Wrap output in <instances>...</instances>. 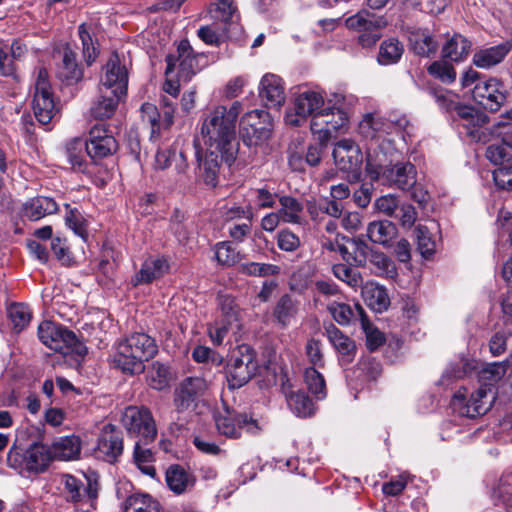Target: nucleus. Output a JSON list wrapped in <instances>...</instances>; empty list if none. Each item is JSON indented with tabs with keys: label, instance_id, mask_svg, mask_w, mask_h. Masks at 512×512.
Returning a JSON list of instances; mask_svg holds the SVG:
<instances>
[{
	"label": "nucleus",
	"instance_id": "nucleus-1",
	"mask_svg": "<svg viewBox=\"0 0 512 512\" xmlns=\"http://www.w3.org/2000/svg\"><path fill=\"white\" fill-rule=\"evenodd\" d=\"M242 103L234 101L229 108L218 105L204 118L201 136L205 147L222 149V156L234 160L237 153L236 123Z\"/></svg>",
	"mask_w": 512,
	"mask_h": 512
},
{
	"label": "nucleus",
	"instance_id": "nucleus-2",
	"mask_svg": "<svg viewBox=\"0 0 512 512\" xmlns=\"http://www.w3.org/2000/svg\"><path fill=\"white\" fill-rule=\"evenodd\" d=\"M157 351L153 338L145 333H133L118 343L111 364L125 374H140L145 369V362Z\"/></svg>",
	"mask_w": 512,
	"mask_h": 512
},
{
	"label": "nucleus",
	"instance_id": "nucleus-3",
	"mask_svg": "<svg viewBox=\"0 0 512 512\" xmlns=\"http://www.w3.org/2000/svg\"><path fill=\"white\" fill-rule=\"evenodd\" d=\"M365 171L372 181L404 191L410 190L417 183V172L413 164L407 162L386 166L382 164L380 158H374L370 152L367 153Z\"/></svg>",
	"mask_w": 512,
	"mask_h": 512
},
{
	"label": "nucleus",
	"instance_id": "nucleus-4",
	"mask_svg": "<svg viewBox=\"0 0 512 512\" xmlns=\"http://www.w3.org/2000/svg\"><path fill=\"white\" fill-rule=\"evenodd\" d=\"M50 461L49 447L38 442L32 443L27 449L13 446L7 454L8 466L22 476L44 472Z\"/></svg>",
	"mask_w": 512,
	"mask_h": 512
},
{
	"label": "nucleus",
	"instance_id": "nucleus-5",
	"mask_svg": "<svg viewBox=\"0 0 512 512\" xmlns=\"http://www.w3.org/2000/svg\"><path fill=\"white\" fill-rule=\"evenodd\" d=\"M273 121L263 109H254L242 115L239 121V134L245 145L257 146L271 136Z\"/></svg>",
	"mask_w": 512,
	"mask_h": 512
},
{
	"label": "nucleus",
	"instance_id": "nucleus-6",
	"mask_svg": "<svg viewBox=\"0 0 512 512\" xmlns=\"http://www.w3.org/2000/svg\"><path fill=\"white\" fill-rule=\"evenodd\" d=\"M348 121V115L343 110L325 108L311 118L310 130L317 142L328 144L337 133L347 129Z\"/></svg>",
	"mask_w": 512,
	"mask_h": 512
},
{
	"label": "nucleus",
	"instance_id": "nucleus-7",
	"mask_svg": "<svg viewBox=\"0 0 512 512\" xmlns=\"http://www.w3.org/2000/svg\"><path fill=\"white\" fill-rule=\"evenodd\" d=\"M257 368L254 351L248 345L239 346L226 369L229 388L237 389L244 386L256 373Z\"/></svg>",
	"mask_w": 512,
	"mask_h": 512
},
{
	"label": "nucleus",
	"instance_id": "nucleus-8",
	"mask_svg": "<svg viewBox=\"0 0 512 512\" xmlns=\"http://www.w3.org/2000/svg\"><path fill=\"white\" fill-rule=\"evenodd\" d=\"M122 423L128 434L140 437L144 445L152 443L157 436V428L151 411L144 406H128L122 415Z\"/></svg>",
	"mask_w": 512,
	"mask_h": 512
},
{
	"label": "nucleus",
	"instance_id": "nucleus-9",
	"mask_svg": "<svg viewBox=\"0 0 512 512\" xmlns=\"http://www.w3.org/2000/svg\"><path fill=\"white\" fill-rule=\"evenodd\" d=\"M205 59L203 54H195L188 40H181L178 48L177 55H168L166 57L167 67L165 70L166 76L174 72L178 63V77L184 82H188L191 78L199 72Z\"/></svg>",
	"mask_w": 512,
	"mask_h": 512
},
{
	"label": "nucleus",
	"instance_id": "nucleus-10",
	"mask_svg": "<svg viewBox=\"0 0 512 512\" xmlns=\"http://www.w3.org/2000/svg\"><path fill=\"white\" fill-rule=\"evenodd\" d=\"M32 109L35 118L42 125L49 124L56 113L48 72L45 68H39L37 71Z\"/></svg>",
	"mask_w": 512,
	"mask_h": 512
},
{
	"label": "nucleus",
	"instance_id": "nucleus-11",
	"mask_svg": "<svg viewBox=\"0 0 512 512\" xmlns=\"http://www.w3.org/2000/svg\"><path fill=\"white\" fill-rule=\"evenodd\" d=\"M325 103L324 93L317 88H307L300 91L294 100V112L285 115V121L290 126H300L308 116L314 117L323 110Z\"/></svg>",
	"mask_w": 512,
	"mask_h": 512
},
{
	"label": "nucleus",
	"instance_id": "nucleus-12",
	"mask_svg": "<svg viewBox=\"0 0 512 512\" xmlns=\"http://www.w3.org/2000/svg\"><path fill=\"white\" fill-rule=\"evenodd\" d=\"M38 337L45 346L64 355L73 351L78 344L73 331L52 321L40 323Z\"/></svg>",
	"mask_w": 512,
	"mask_h": 512
},
{
	"label": "nucleus",
	"instance_id": "nucleus-13",
	"mask_svg": "<svg viewBox=\"0 0 512 512\" xmlns=\"http://www.w3.org/2000/svg\"><path fill=\"white\" fill-rule=\"evenodd\" d=\"M346 27L358 31L359 43L363 47L373 46L381 38V29L385 27V20L367 10H362L345 20Z\"/></svg>",
	"mask_w": 512,
	"mask_h": 512
},
{
	"label": "nucleus",
	"instance_id": "nucleus-14",
	"mask_svg": "<svg viewBox=\"0 0 512 512\" xmlns=\"http://www.w3.org/2000/svg\"><path fill=\"white\" fill-rule=\"evenodd\" d=\"M215 423L220 434L233 439L239 438L242 432L255 436L262 430L258 420L247 414H231L226 412L223 415H218L215 418Z\"/></svg>",
	"mask_w": 512,
	"mask_h": 512
},
{
	"label": "nucleus",
	"instance_id": "nucleus-15",
	"mask_svg": "<svg viewBox=\"0 0 512 512\" xmlns=\"http://www.w3.org/2000/svg\"><path fill=\"white\" fill-rule=\"evenodd\" d=\"M117 148V141L106 124L100 123L91 127L85 141V150L93 161L111 156Z\"/></svg>",
	"mask_w": 512,
	"mask_h": 512
},
{
	"label": "nucleus",
	"instance_id": "nucleus-16",
	"mask_svg": "<svg viewBox=\"0 0 512 512\" xmlns=\"http://www.w3.org/2000/svg\"><path fill=\"white\" fill-rule=\"evenodd\" d=\"M490 388L480 387L470 395L465 401V394L461 390L457 391L453 397L452 405L458 410L459 414L468 418H475L485 414L491 407L494 396L488 397Z\"/></svg>",
	"mask_w": 512,
	"mask_h": 512
},
{
	"label": "nucleus",
	"instance_id": "nucleus-17",
	"mask_svg": "<svg viewBox=\"0 0 512 512\" xmlns=\"http://www.w3.org/2000/svg\"><path fill=\"white\" fill-rule=\"evenodd\" d=\"M196 147V158L199 166V176L202 178L204 183L210 187H216L218 184V176L221 168V163L226 162L229 165L234 160H228L222 156L221 148L205 147L204 157L202 156L201 150Z\"/></svg>",
	"mask_w": 512,
	"mask_h": 512
},
{
	"label": "nucleus",
	"instance_id": "nucleus-18",
	"mask_svg": "<svg viewBox=\"0 0 512 512\" xmlns=\"http://www.w3.org/2000/svg\"><path fill=\"white\" fill-rule=\"evenodd\" d=\"M128 85V71L117 53H112L103 67L99 88H106L125 96Z\"/></svg>",
	"mask_w": 512,
	"mask_h": 512
},
{
	"label": "nucleus",
	"instance_id": "nucleus-19",
	"mask_svg": "<svg viewBox=\"0 0 512 512\" xmlns=\"http://www.w3.org/2000/svg\"><path fill=\"white\" fill-rule=\"evenodd\" d=\"M472 96L479 105L493 112L498 111L506 100L503 84L496 78L478 81Z\"/></svg>",
	"mask_w": 512,
	"mask_h": 512
},
{
	"label": "nucleus",
	"instance_id": "nucleus-20",
	"mask_svg": "<svg viewBox=\"0 0 512 512\" xmlns=\"http://www.w3.org/2000/svg\"><path fill=\"white\" fill-rule=\"evenodd\" d=\"M122 452L123 438L121 432L112 424L104 425L94 450L95 456L108 463H114Z\"/></svg>",
	"mask_w": 512,
	"mask_h": 512
},
{
	"label": "nucleus",
	"instance_id": "nucleus-21",
	"mask_svg": "<svg viewBox=\"0 0 512 512\" xmlns=\"http://www.w3.org/2000/svg\"><path fill=\"white\" fill-rule=\"evenodd\" d=\"M62 483L66 493V499L72 503H88L92 508H95V502L98 497V483L87 479V485L84 486L83 482L70 474L62 476Z\"/></svg>",
	"mask_w": 512,
	"mask_h": 512
},
{
	"label": "nucleus",
	"instance_id": "nucleus-22",
	"mask_svg": "<svg viewBox=\"0 0 512 512\" xmlns=\"http://www.w3.org/2000/svg\"><path fill=\"white\" fill-rule=\"evenodd\" d=\"M448 109L456 113L461 119V125L466 129V133L477 141L484 140L483 127L487 123V117L475 110L473 107L452 103Z\"/></svg>",
	"mask_w": 512,
	"mask_h": 512
},
{
	"label": "nucleus",
	"instance_id": "nucleus-23",
	"mask_svg": "<svg viewBox=\"0 0 512 512\" xmlns=\"http://www.w3.org/2000/svg\"><path fill=\"white\" fill-rule=\"evenodd\" d=\"M259 96L268 108H279L285 103L286 94L282 79L272 73L265 74L259 85Z\"/></svg>",
	"mask_w": 512,
	"mask_h": 512
},
{
	"label": "nucleus",
	"instance_id": "nucleus-24",
	"mask_svg": "<svg viewBox=\"0 0 512 512\" xmlns=\"http://www.w3.org/2000/svg\"><path fill=\"white\" fill-rule=\"evenodd\" d=\"M335 164L343 171L357 169L362 163V154L358 145L351 139H342L333 149Z\"/></svg>",
	"mask_w": 512,
	"mask_h": 512
},
{
	"label": "nucleus",
	"instance_id": "nucleus-25",
	"mask_svg": "<svg viewBox=\"0 0 512 512\" xmlns=\"http://www.w3.org/2000/svg\"><path fill=\"white\" fill-rule=\"evenodd\" d=\"M169 268L170 265L167 258L163 256L149 257L143 262L140 270L132 278L131 283L133 286L150 284L167 273Z\"/></svg>",
	"mask_w": 512,
	"mask_h": 512
},
{
	"label": "nucleus",
	"instance_id": "nucleus-26",
	"mask_svg": "<svg viewBox=\"0 0 512 512\" xmlns=\"http://www.w3.org/2000/svg\"><path fill=\"white\" fill-rule=\"evenodd\" d=\"M325 334L338 352L340 362L350 363L356 353L355 342L332 323L325 327Z\"/></svg>",
	"mask_w": 512,
	"mask_h": 512
},
{
	"label": "nucleus",
	"instance_id": "nucleus-27",
	"mask_svg": "<svg viewBox=\"0 0 512 512\" xmlns=\"http://www.w3.org/2000/svg\"><path fill=\"white\" fill-rule=\"evenodd\" d=\"M123 96L116 94L106 88H99V95L93 101L90 107V114L95 119H109L111 118Z\"/></svg>",
	"mask_w": 512,
	"mask_h": 512
},
{
	"label": "nucleus",
	"instance_id": "nucleus-28",
	"mask_svg": "<svg viewBox=\"0 0 512 512\" xmlns=\"http://www.w3.org/2000/svg\"><path fill=\"white\" fill-rule=\"evenodd\" d=\"M359 133L366 139H378L392 133V124L379 113H367L358 125Z\"/></svg>",
	"mask_w": 512,
	"mask_h": 512
},
{
	"label": "nucleus",
	"instance_id": "nucleus-29",
	"mask_svg": "<svg viewBox=\"0 0 512 512\" xmlns=\"http://www.w3.org/2000/svg\"><path fill=\"white\" fill-rule=\"evenodd\" d=\"M57 76L67 84L77 83L83 78V69L77 62V54L68 45L63 49L62 61L58 66Z\"/></svg>",
	"mask_w": 512,
	"mask_h": 512
},
{
	"label": "nucleus",
	"instance_id": "nucleus-30",
	"mask_svg": "<svg viewBox=\"0 0 512 512\" xmlns=\"http://www.w3.org/2000/svg\"><path fill=\"white\" fill-rule=\"evenodd\" d=\"M81 450L80 438L75 435L60 437L49 447L50 460H72L79 456Z\"/></svg>",
	"mask_w": 512,
	"mask_h": 512
},
{
	"label": "nucleus",
	"instance_id": "nucleus-31",
	"mask_svg": "<svg viewBox=\"0 0 512 512\" xmlns=\"http://www.w3.org/2000/svg\"><path fill=\"white\" fill-rule=\"evenodd\" d=\"M327 144L320 142L310 144L307 148L305 156L299 152H291L289 155V165L295 171H303L305 164L309 166H317L321 162L322 154Z\"/></svg>",
	"mask_w": 512,
	"mask_h": 512
},
{
	"label": "nucleus",
	"instance_id": "nucleus-32",
	"mask_svg": "<svg viewBox=\"0 0 512 512\" xmlns=\"http://www.w3.org/2000/svg\"><path fill=\"white\" fill-rule=\"evenodd\" d=\"M299 303L289 294L282 295L273 308V318L282 328L288 327L296 317Z\"/></svg>",
	"mask_w": 512,
	"mask_h": 512
},
{
	"label": "nucleus",
	"instance_id": "nucleus-33",
	"mask_svg": "<svg viewBox=\"0 0 512 512\" xmlns=\"http://www.w3.org/2000/svg\"><path fill=\"white\" fill-rule=\"evenodd\" d=\"M411 50L421 57H430L438 50V42L428 30H417L410 34Z\"/></svg>",
	"mask_w": 512,
	"mask_h": 512
},
{
	"label": "nucleus",
	"instance_id": "nucleus-34",
	"mask_svg": "<svg viewBox=\"0 0 512 512\" xmlns=\"http://www.w3.org/2000/svg\"><path fill=\"white\" fill-rule=\"evenodd\" d=\"M58 206L54 199L45 196H38L30 199L24 205V215L31 221H37L43 217L53 214Z\"/></svg>",
	"mask_w": 512,
	"mask_h": 512
},
{
	"label": "nucleus",
	"instance_id": "nucleus-35",
	"mask_svg": "<svg viewBox=\"0 0 512 512\" xmlns=\"http://www.w3.org/2000/svg\"><path fill=\"white\" fill-rule=\"evenodd\" d=\"M508 52L509 47L504 44L482 48L475 52L473 56V64L478 68L489 69L502 62Z\"/></svg>",
	"mask_w": 512,
	"mask_h": 512
},
{
	"label": "nucleus",
	"instance_id": "nucleus-36",
	"mask_svg": "<svg viewBox=\"0 0 512 512\" xmlns=\"http://www.w3.org/2000/svg\"><path fill=\"white\" fill-rule=\"evenodd\" d=\"M471 42L461 34H454L442 47V57L454 62L464 60L471 49Z\"/></svg>",
	"mask_w": 512,
	"mask_h": 512
},
{
	"label": "nucleus",
	"instance_id": "nucleus-37",
	"mask_svg": "<svg viewBox=\"0 0 512 512\" xmlns=\"http://www.w3.org/2000/svg\"><path fill=\"white\" fill-rule=\"evenodd\" d=\"M194 477L180 465H172L166 471V483L170 490L182 494L193 487Z\"/></svg>",
	"mask_w": 512,
	"mask_h": 512
},
{
	"label": "nucleus",
	"instance_id": "nucleus-38",
	"mask_svg": "<svg viewBox=\"0 0 512 512\" xmlns=\"http://www.w3.org/2000/svg\"><path fill=\"white\" fill-rule=\"evenodd\" d=\"M280 208L278 214L282 222L288 224H300L302 222L303 204L295 197L282 195L278 197Z\"/></svg>",
	"mask_w": 512,
	"mask_h": 512
},
{
	"label": "nucleus",
	"instance_id": "nucleus-39",
	"mask_svg": "<svg viewBox=\"0 0 512 512\" xmlns=\"http://www.w3.org/2000/svg\"><path fill=\"white\" fill-rule=\"evenodd\" d=\"M366 232L373 243L386 245L397 235V228L389 220H377L368 224Z\"/></svg>",
	"mask_w": 512,
	"mask_h": 512
},
{
	"label": "nucleus",
	"instance_id": "nucleus-40",
	"mask_svg": "<svg viewBox=\"0 0 512 512\" xmlns=\"http://www.w3.org/2000/svg\"><path fill=\"white\" fill-rule=\"evenodd\" d=\"M338 247L339 253L345 261L357 266L366 264L370 249L364 241L355 239L349 241V246L338 245Z\"/></svg>",
	"mask_w": 512,
	"mask_h": 512
},
{
	"label": "nucleus",
	"instance_id": "nucleus-41",
	"mask_svg": "<svg viewBox=\"0 0 512 512\" xmlns=\"http://www.w3.org/2000/svg\"><path fill=\"white\" fill-rule=\"evenodd\" d=\"M362 294L368 306L376 312L385 311L390 305L386 289L375 283H368L362 289Z\"/></svg>",
	"mask_w": 512,
	"mask_h": 512
},
{
	"label": "nucleus",
	"instance_id": "nucleus-42",
	"mask_svg": "<svg viewBox=\"0 0 512 512\" xmlns=\"http://www.w3.org/2000/svg\"><path fill=\"white\" fill-rule=\"evenodd\" d=\"M287 404L291 411L299 417L311 416L314 412L312 400L302 391H287L284 388Z\"/></svg>",
	"mask_w": 512,
	"mask_h": 512
},
{
	"label": "nucleus",
	"instance_id": "nucleus-43",
	"mask_svg": "<svg viewBox=\"0 0 512 512\" xmlns=\"http://www.w3.org/2000/svg\"><path fill=\"white\" fill-rule=\"evenodd\" d=\"M124 512H160V504L149 494L135 493L126 498Z\"/></svg>",
	"mask_w": 512,
	"mask_h": 512
},
{
	"label": "nucleus",
	"instance_id": "nucleus-44",
	"mask_svg": "<svg viewBox=\"0 0 512 512\" xmlns=\"http://www.w3.org/2000/svg\"><path fill=\"white\" fill-rule=\"evenodd\" d=\"M93 29L91 24L82 23L78 27L79 38L82 43V52L85 62L90 66L99 55L96 42L93 40Z\"/></svg>",
	"mask_w": 512,
	"mask_h": 512
},
{
	"label": "nucleus",
	"instance_id": "nucleus-45",
	"mask_svg": "<svg viewBox=\"0 0 512 512\" xmlns=\"http://www.w3.org/2000/svg\"><path fill=\"white\" fill-rule=\"evenodd\" d=\"M357 313L359 315L362 329L366 334L367 348L370 351H375L385 342V337L382 332L376 328H373L362 306H357Z\"/></svg>",
	"mask_w": 512,
	"mask_h": 512
},
{
	"label": "nucleus",
	"instance_id": "nucleus-46",
	"mask_svg": "<svg viewBox=\"0 0 512 512\" xmlns=\"http://www.w3.org/2000/svg\"><path fill=\"white\" fill-rule=\"evenodd\" d=\"M357 306H361L356 303L354 306L342 302H332L328 305V311L331 313L333 319L340 325L346 326L351 323L352 320L359 319L357 313Z\"/></svg>",
	"mask_w": 512,
	"mask_h": 512
},
{
	"label": "nucleus",
	"instance_id": "nucleus-47",
	"mask_svg": "<svg viewBox=\"0 0 512 512\" xmlns=\"http://www.w3.org/2000/svg\"><path fill=\"white\" fill-rule=\"evenodd\" d=\"M403 51V45L397 39L385 40L380 45L378 62L382 65L397 63Z\"/></svg>",
	"mask_w": 512,
	"mask_h": 512
},
{
	"label": "nucleus",
	"instance_id": "nucleus-48",
	"mask_svg": "<svg viewBox=\"0 0 512 512\" xmlns=\"http://www.w3.org/2000/svg\"><path fill=\"white\" fill-rule=\"evenodd\" d=\"M417 249L424 258L431 257L436 251V242L432 236L430 228L419 224L414 230Z\"/></svg>",
	"mask_w": 512,
	"mask_h": 512
},
{
	"label": "nucleus",
	"instance_id": "nucleus-49",
	"mask_svg": "<svg viewBox=\"0 0 512 512\" xmlns=\"http://www.w3.org/2000/svg\"><path fill=\"white\" fill-rule=\"evenodd\" d=\"M142 441H137L134 446V461L138 468L146 475L154 477L156 469L152 465L154 456L149 448L142 446Z\"/></svg>",
	"mask_w": 512,
	"mask_h": 512
},
{
	"label": "nucleus",
	"instance_id": "nucleus-50",
	"mask_svg": "<svg viewBox=\"0 0 512 512\" xmlns=\"http://www.w3.org/2000/svg\"><path fill=\"white\" fill-rule=\"evenodd\" d=\"M84 148L85 142L79 138H75L67 143L64 153L73 169L83 170L85 163Z\"/></svg>",
	"mask_w": 512,
	"mask_h": 512
},
{
	"label": "nucleus",
	"instance_id": "nucleus-51",
	"mask_svg": "<svg viewBox=\"0 0 512 512\" xmlns=\"http://www.w3.org/2000/svg\"><path fill=\"white\" fill-rule=\"evenodd\" d=\"M212 18L224 23L238 19L237 8L233 0H216L210 10Z\"/></svg>",
	"mask_w": 512,
	"mask_h": 512
},
{
	"label": "nucleus",
	"instance_id": "nucleus-52",
	"mask_svg": "<svg viewBox=\"0 0 512 512\" xmlns=\"http://www.w3.org/2000/svg\"><path fill=\"white\" fill-rule=\"evenodd\" d=\"M169 367L160 362L152 364L148 372V384L155 390H163L169 385L170 382Z\"/></svg>",
	"mask_w": 512,
	"mask_h": 512
},
{
	"label": "nucleus",
	"instance_id": "nucleus-53",
	"mask_svg": "<svg viewBox=\"0 0 512 512\" xmlns=\"http://www.w3.org/2000/svg\"><path fill=\"white\" fill-rule=\"evenodd\" d=\"M369 261L374 267L376 274L387 278H395L397 276L394 262L384 253L371 252Z\"/></svg>",
	"mask_w": 512,
	"mask_h": 512
},
{
	"label": "nucleus",
	"instance_id": "nucleus-54",
	"mask_svg": "<svg viewBox=\"0 0 512 512\" xmlns=\"http://www.w3.org/2000/svg\"><path fill=\"white\" fill-rule=\"evenodd\" d=\"M486 158L495 165H503L512 160V144L498 142L489 145L486 149Z\"/></svg>",
	"mask_w": 512,
	"mask_h": 512
},
{
	"label": "nucleus",
	"instance_id": "nucleus-55",
	"mask_svg": "<svg viewBox=\"0 0 512 512\" xmlns=\"http://www.w3.org/2000/svg\"><path fill=\"white\" fill-rule=\"evenodd\" d=\"M7 314L14 328L18 331L24 329L31 320V311L29 307L23 303H11L8 305Z\"/></svg>",
	"mask_w": 512,
	"mask_h": 512
},
{
	"label": "nucleus",
	"instance_id": "nucleus-56",
	"mask_svg": "<svg viewBox=\"0 0 512 512\" xmlns=\"http://www.w3.org/2000/svg\"><path fill=\"white\" fill-rule=\"evenodd\" d=\"M218 305L221 310L222 321L231 325L239 321L240 308L231 295L223 294L218 297Z\"/></svg>",
	"mask_w": 512,
	"mask_h": 512
},
{
	"label": "nucleus",
	"instance_id": "nucleus-57",
	"mask_svg": "<svg viewBox=\"0 0 512 512\" xmlns=\"http://www.w3.org/2000/svg\"><path fill=\"white\" fill-rule=\"evenodd\" d=\"M508 361L487 364L479 373L480 379L485 382L483 386H491L500 381L507 372Z\"/></svg>",
	"mask_w": 512,
	"mask_h": 512
},
{
	"label": "nucleus",
	"instance_id": "nucleus-58",
	"mask_svg": "<svg viewBox=\"0 0 512 512\" xmlns=\"http://www.w3.org/2000/svg\"><path fill=\"white\" fill-rule=\"evenodd\" d=\"M304 381L309 391L319 399L326 396V384L324 377L314 367H309L305 370Z\"/></svg>",
	"mask_w": 512,
	"mask_h": 512
},
{
	"label": "nucleus",
	"instance_id": "nucleus-59",
	"mask_svg": "<svg viewBox=\"0 0 512 512\" xmlns=\"http://www.w3.org/2000/svg\"><path fill=\"white\" fill-rule=\"evenodd\" d=\"M141 119L143 123H147L151 128V138L160 135V113L157 107L152 103H143L140 108Z\"/></svg>",
	"mask_w": 512,
	"mask_h": 512
},
{
	"label": "nucleus",
	"instance_id": "nucleus-60",
	"mask_svg": "<svg viewBox=\"0 0 512 512\" xmlns=\"http://www.w3.org/2000/svg\"><path fill=\"white\" fill-rule=\"evenodd\" d=\"M428 73L443 83L450 84L456 79V71L451 63L435 61L428 67Z\"/></svg>",
	"mask_w": 512,
	"mask_h": 512
},
{
	"label": "nucleus",
	"instance_id": "nucleus-61",
	"mask_svg": "<svg viewBox=\"0 0 512 512\" xmlns=\"http://www.w3.org/2000/svg\"><path fill=\"white\" fill-rule=\"evenodd\" d=\"M240 272L249 276L264 277L279 274L280 267L268 263L249 262L241 265Z\"/></svg>",
	"mask_w": 512,
	"mask_h": 512
},
{
	"label": "nucleus",
	"instance_id": "nucleus-62",
	"mask_svg": "<svg viewBox=\"0 0 512 512\" xmlns=\"http://www.w3.org/2000/svg\"><path fill=\"white\" fill-rule=\"evenodd\" d=\"M333 274L339 280L345 282L352 288L360 287L363 279L359 272L345 264H336L332 268Z\"/></svg>",
	"mask_w": 512,
	"mask_h": 512
},
{
	"label": "nucleus",
	"instance_id": "nucleus-63",
	"mask_svg": "<svg viewBox=\"0 0 512 512\" xmlns=\"http://www.w3.org/2000/svg\"><path fill=\"white\" fill-rule=\"evenodd\" d=\"M511 335L512 331L506 326L491 336L488 346L492 356L498 357L506 351L507 341Z\"/></svg>",
	"mask_w": 512,
	"mask_h": 512
},
{
	"label": "nucleus",
	"instance_id": "nucleus-64",
	"mask_svg": "<svg viewBox=\"0 0 512 512\" xmlns=\"http://www.w3.org/2000/svg\"><path fill=\"white\" fill-rule=\"evenodd\" d=\"M215 258L219 264L231 266L237 262L238 253L230 242L223 241L215 247Z\"/></svg>",
	"mask_w": 512,
	"mask_h": 512
}]
</instances>
